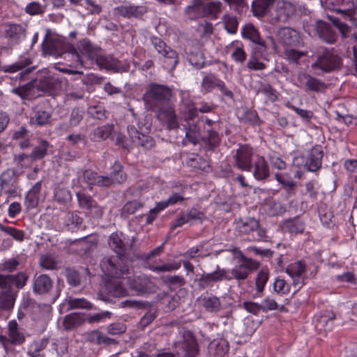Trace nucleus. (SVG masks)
Masks as SVG:
<instances>
[{
  "label": "nucleus",
  "instance_id": "nucleus-7",
  "mask_svg": "<svg viewBox=\"0 0 357 357\" xmlns=\"http://www.w3.org/2000/svg\"><path fill=\"white\" fill-rule=\"evenodd\" d=\"M221 5L219 1L206 3L204 0H192L185 13L189 20H193L220 13Z\"/></svg>",
  "mask_w": 357,
  "mask_h": 357
},
{
  "label": "nucleus",
  "instance_id": "nucleus-50",
  "mask_svg": "<svg viewBox=\"0 0 357 357\" xmlns=\"http://www.w3.org/2000/svg\"><path fill=\"white\" fill-rule=\"evenodd\" d=\"M284 225V227L291 234L302 233L305 229V225L298 217L285 220Z\"/></svg>",
  "mask_w": 357,
  "mask_h": 357
},
{
  "label": "nucleus",
  "instance_id": "nucleus-41",
  "mask_svg": "<svg viewBox=\"0 0 357 357\" xmlns=\"http://www.w3.org/2000/svg\"><path fill=\"white\" fill-rule=\"evenodd\" d=\"M254 167L253 175L256 179H265L269 176L268 166L263 157H257L254 162Z\"/></svg>",
  "mask_w": 357,
  "mask_h": 357
},
{
  "label": "nucleus",
  "instance_id": "nucleus-64",
  "mask_svg": "<svg viewBox=\"0 0 357 357\" xmlns=\"http://www.w3.org/2000/svg\"><path fill=\"white\" fill-rule=\"evenodd\" d=\"M261 307H262V311L264 312H267L268 311L280 310L282 311L284 309V306L282 305L280 307L279 304L275 301V299L271 298L269 297L265 298L262 303L261 304Z\"/></svg>",
  "mask_w": 357,
  "mask_h": 357
},
{
  "label": "nucleus",
  "instance_id": "nucleus-57",
  "mask_svg": "<svg viewBox=\"0 0 357 357\" xmlns=\"http://www.w3.org/2000/svg\"><path fill=\"white\" fill-rule=\"evenodd\" d=\"M226 2L231 10L234 12L242 14L245 13L249 8V6L245 0H224Z\"/></svg>",
  "mask_w": 357,
  "mask_h": 357
},
{
  "label": "nucleus",
  "instance_id": "nucleus-43",
  "mask_svg": "<svg viewBox=\"0 0 357 357\" xmlns=\"http://www.w3.org/2000/svg\"><path fill=\"white\" fill-rule=\"evenodd\" d=\"M335 318V315L333 312H324L316 317L315 327L319 331H330L332 328L333 321Z\"/></svg>",
  "mask_w": 357,
  "mask_h": 357
},
{
  "label": "nucleus",
  "instance_id": "nucleus-16",
  "mask_svg": "<svg viewBox=\"0 0 357 357\" xmlns=\"http://www.w3.org/2000/svg\"><path fill=\"white\" fill-rule=\"evenodd\" d=\"M298 82L305 91L321 93L327 88L325 82L305 73H298Z\"/></svg>",
  "mask_w": 357,
  "mask_h": 357
},
{
  "label": "nucleus",
  "instance_id": "nucleus-60",
  "mask_svg": "<svg viewBox=\"0 0 357 357\" xmlns=\"http://www.w3.org/2000/svg\"><path fill=\"white\" fill-rule=\"evenodd\" d=\"M76 196L78 201L79 206L82 209L88 211L96 202L90 195L82 192H77Z\"/></svg>",
  "mask_w": 357,
  "mask_h": 357
},
{
  "label": "nucleus",
  "instance_id": "nucleus-35",
  "mask_svg": "<svg viewBox=\"0 0 357 357\" xmlns=\"http://www.w3.org/2000/svg\"><path fill=\"white\" fill-rule=\"evenodd\" d=\"M85 321L84 314L70 313L63 318V326L66 331H72L83 325Z\"/></svg>",
  "mask_w": 357,
  "mask_h": 357
},
{
  "label": "nucleus",
  "instance_id": "nucleus-23",
  "mask_svg": "<svg viewBox=\"0 0 357 357\" xmlns=\"http://www.w3.org/2000/svg\"><path fill=\"white\" fill-rule=\"evenodd\" d=\"M323 156L322 147L319 145L314 146L310 150L306 159L305 167L309 172H315L318 171L321 167Z\"/></svg>",
  "mask_w": 357,
  "mask_h": 357
},
{
  "label": "nucleus",
  "instance_id": "nucleus-24",
  "mask_svg": "<svg viewBox=\"0 0 357 357\" xmlns=\"http://www.w3.org/2000/svg\"><path fill=\"white\" fill-rule=\"evenodd\" d=\"M12 195L17 192L15 172L12 169H7L0 176V193Z\"/></svg>",
  "mask_w": 357,
  "mask_h": 357
},
{
  "label": "nucleus",
  "instance_id": "nucleus-3",
  "mask_svg": "<svg viewBox=\"0 0 357 357\" xmlns=\"http://www.w3.org/2000/svg\"><path fill=\"white\" fill-rule=\"evenodd\" d=\"M109 247L116 253V255L105 256L101 260L100 266L105 274L111 277H123L128 273V266L126 259H128V251L132 247L124 243L119 234L112 233L108 238Z\"/></svg>",
  "mask_w": 357,
  "mask_h": 357
},
{
  "label": "nucleus",
  "instance_id": "nucleus-45",
  "mask_svg": "<svg viewBox=\"0 0 357 357\" xmlns=\"http://www.w3.org/2000/svg\"><path fill=\"white\" fill-rule=\"evenodd\" d=\"M114 130V125L107 123L96 128L91 133V139L95 142H100L108 139Z\"/></svg>",
  "mask_w": 357,
  "mask_h": 357
},
{
  "label": "nucleus",
  "instance_id": "nucleus-37",
  "mask_svg": "<svg viewBox=\"0 0 357 357\" xmlns=\"http://www.w3.org/2000/svg\"><path fill=\"white\" fill-rule=\"evenodd\" d=\"M86 339L87 342L97 345H111L116 344L117 343L114 339L106 336L98 330H93L87 333Z\"/></svg>",
  "mask_w": 357,
  "mask_h": 357
},
{
  "label": "nucleus",
  "instance_id": "nucleus-47",
  "mask_svg": "<svg viewBox=\"0 0 357 357\" xmlns=\"http://www.w3.org/2000/svg\"><path fill=\"white\" fill-rule=\"evenodd\" d=\"M83 219L75 212L68 211L66 213L63 224L68 230L74 231L82 225Z\"/></svg>",
  "mask_w": 357,
  "mask_h": 357
},
{
  "label": "nucleus",
  "instance_id": "nucleus-6",
  "mask_svg": "<svg viewBox=\"0 0 357 357\" xmlns=\"http://www.w3.org/2000/svg\"><path fill=\"white\" fill-rule=\"evenodd\" d=\"M26 340L24 330L20 328L15 320L9 321L8 336L0 335V344L7 354H15L13 346L22 344Z\"/></svg>",
  "mask_w": 357,
  "mask_h": 357
},
{
  "label": "nucleus",
  "instance_id": "nucleus-42",
  "mask_svg": "<svg viewBox=\"0 0 357 357\" xmlns=\"http://www.w3.org/2000/svg\"><path fill=\"white\" fill-rule=\"evenodd\" d=\"M84 111L79 107H75L71 110L69 116L68 124H61L59 128L63 130H68L69 128L79 126L84 119Z\"/></svg>",
  "mask_w": 357,
  "mask_h": 357
},
{
  "label": "nucleus",
  "instance_id": "nucleus-38",
  "mask_svg": "<svg viewBox=\"0 0 357 357\" xmlns=\"http://www.w3.org/2000/svg\"><path fill=\"white\" fill-rule=\"evenodd\" d=\"M82 177L84 181L89 185L105 187V182L108 181V178H105V176L99 175L97 172L91 169L83 171Z\"/></svg>",
  "mask_w": 357,
  "mask_h": 357
},
{
  "label": "nucleus",
  "instance_id": "nucleus-44",
  "mask_svg": "<svg viewBox=\"0 0 357 357\" xmlns=\"http://www.w3.org/2000/svg\"><path fill=\"white\" fill-rule=\"evenodd\" d=\"M115 11L118 15L125 17H139L145 13V8L143 6H121L116 8Z\"/></svg>",
  "mask_w": 357,
  "mask_h": 357
},
{
  "label": "nucleus",
  "instance_id": "nucleus-33",
  "mask_svg": "<svg viewBox=\"0 0 357 357\" xmlns=\"http://www.w3.org/2000/svg\"><path fill=\"white\" fill-rule=\"evenodd\" d=\"M275 0H253L251 4V12L257 17L266 15Z\"/></svg>",
  "mask_w": 357,
  "mask_h": 357
},
{
  "label": "nucleus",
  "instance_id": "nucleus-18",
  "mask_svg": "<svg viewBox=\"0 0 357 357\" xmlns=\"http://www.w3.org/2000/svg\"><path fill=\"white\" fill-rule=\"evenodd\" d=\"M31 64H32V61L29 58L21 57L13 64L1 66L0 70L4 73H13L24 70L20 73V79L24 80V76L29 74L34 69V67H29Z\"/></svg>",
  "mask_w": 357,
  "mask_h": 357
},
{
  "label": "nucleus",
  "instance_id": "nucleus-34",
  "mask_svg": "<svg viewBox=\"0 0 357 357\" xmlns=\"http://www.w3.org/2000/svg\"><path fill=\"white\" fill-rule=\"evenodd\" d=\"M53 200L63 208H68L72 202L71 192L66 188L58 186L54 190Z\"/></svg>",
  "mask_w": 357,
  "mask_h": 357
},
{
  "label": "nucleus",
  "instance_id": "nucleus-19",
  "mask_svg": "<svg viewBox=\"0 0 357 357\" xmlns=\"http://www.w3.org/2000/svg\"><path fill=\"white\" fill-rule=\"evenodd\" d=\"M156 110L158 119L166 124L168 130H176L179 128L177 115L172 105L169 104Z\"/></svg>",
  "mask_w": 357,
  "mask_h": 357
},
{
  "label": "nucleus",
  "instance_id": "nucleus-51",
  "mask_svg": "<svg viewBox=\"0 0 357 357\" xmlns=\"http://www.w3.org/2000/svg\"><path fill=\"white\" fill-rule=\"evenodd\" d=\"M221 79H218L215 75L212 73L206 75L202 82V90L204 93L211 91L214 88L218 87V84Z\"/></svg>",
  "mask_w": 357,
  "mask_h": 357
},
{
  "label": "nucleus",
  "instance_id": "nucleus-21",
  "mask_svg": "<svg viewBox=\"0 0 357 357\" xmlns=\"http://www.w3.org/2000/svg\"><path fill=\"white\" fill-rule=\"evenodd\" d=\"M54 282L47 274L35 275L33 279V291L37 295H46L53 289Z\"/></svg>",
  "mask_w": 357,
  "mask_h": 357
},
{
  "label": "nucleus",
  "instance_id": "nucleus-46",
  "mask_svg": "<svg viewBox=\"0 0 357 357\" xmlns=\"http://www.w3.org/2000/svg\"><path fill=\"white\" fill-rule=\"evenodd\" d=\"M17 291H0V309L10 310L13 308Z\"/></svg>",
  "mask_w": 357,
  "mask_h": 357
},
{
  "label": "nucleus",
  "instance_id": "nucleus-49",
  "mask_svg": "<svg viewBox=\"0 0 357 357\" xmlns=\"http://www.w3.org/2000/svg\"><path fill=\"white\" fill-rule=\"evenodd\" d=\"M206 132V135L203 137L202 139L204 142L207 148L209 150L213 151L220 144V136L218 132L212 128L207 130Z\"/></svg>",
  "mask_w": 357,
  "mask_h": 357
},
{
  "label": "nucleus",
  "instance_id": "nucleus-26",
  "mask_svg": "<svg viewBox=\"0 0 357 357\" xmlns=\"http://www.w3.org/2000/svg\"><path fill=\"white\" fill-rule=\"evenodd\" d=\"M229 350V343L224 338L212 340L208 347V357H223Z\"/></svg>",
  "mask_w": 357,
  "mask_h": 357
},
{
  "label": "nucleus",
  "instance_id": "nucleus-59",
  "mask_svg": "<svg viewBox=\"0 0 357 357\" xmlns=\"http://www.w3.org/2000/svg\"><path fill=\"white\" fill-rule=\"evenodd\" d=\"M49 144L47 141H43L38 146H36L31 155L30 158L32 160H38L43 158L47 154V147Z\"/></svg>",
  "mask_w": 357,
  "mask_h": 357
},
{
  "label": "nucleus",
  "instance_id": "nucleus-27",
  "mask_svg": "<svg viewBox=\"0 0 357 357\" xmlns=\"http://www.w3.org/2000/svg\"><path fill=\"white\" fill-rule=\"evenodd\" d=\"M4 33L6 38H8L13 43L17 44L26 36L25 28L16 24H5Z\"/></svg>",
  "mask_w": 357,
  "mask_h": 357
},
{
  "label": "nucleus",
  "instance_id": "nucleus-56",
  "mask_svg": "<svg viewBox=\"0 0 357 357\" xmlns=\"http://www.w3.org/2000/svg\"><path fill=\"white\" fill-rule=\"evenodd\" d=\"M285 58L290 62L296 65L299 64L301 58L307 56V52L303 51H298L293 48H286L284 52Z\"/></svg>",
  "mask_w": 357,
  "mask_h": 357
},
{
  "label": "nucleus",
  "instance_id": "nucleus-61",
  "mask_svg": "<svg viewBox=\"0 0 357 357\" xmlns=\"http://www.w3.org/2000/svg\"><path fill=\"white\" fill-rule=\"evenodd\" d=\"M77 243L81 250L86 254L96 249L98 240L96 238L80 239L77 241Z\"/></svg>",
  "mask_w": 357,
  "mask_h": 357
},
{
  "label": "nucleus",
  "instance_id": "nucleus-54",
  "mask_svg": "<svg viewBox=\"0 0 357 357\" xmlns=\"http://www.w3.org/2000/svg\"><path fill=\"white\" fill-rule=\"evenodd\" d=\"M68 309H85V310H92L93 309V305L85 298H69L68 299Z\"/></svg>",
  "mask_w": 357,
  "mask_h": 357
},
{
  "label": "nucleus",
  "instance_id": "nucleus-25",
  "mask_svg": "<svg viewBox=\"0 0 357 357\" xmlns=\"http://www.w3.org/2000/svg\"><path fill=\"white\" fill-rule=\"evenodd\" d=\"M131 273L128 268V273L124 274L123 277H115L116 278H126L128 285L132 290L139 294H144L148 291L151 287V281L146 278L137 277L132 278Z\"/></svg>",
  "mask_w": 357,
  "mask_h": 357
},
{
  "label": "nucleus",
  "instance_id": "nucleus-48",
  "mask_svg": "<svg viewBox=\"0 0 357 357\" xmlns=\"http://www.w3.org/2000/svg\"><path fill=\"white\" fill-rule=\"evenodd\" d=\"M11 92L17 95L22 99H27L35 93L34 82L33 80L29 83L11 89Z\"/></svg>",
  "mask_w": 357,
  "mask_h": 357
},
{
  "label": "nucleus",
  "instance_id": "nucleus-32",
  "mask_svg": "<svg viewBox=\"0 0 357 357\" xmlns=\"http://www.w3.org/2000/svg\"><path fill=\"white\" fill-rule=\"evenodd\" d=\"M185 138L183 140V144L185 145L187 142L196 145L199 143L201 137V127L199 124L196 123H188L185 126Z\"/></svg>",
  "mask_w": 357,
  "mask_h": 357
},
{
  "label": "nucleus",
  "instance_id": "nucleus-12",
  "mask_svg": "<svg viewBox=\"0 0 357 357\" xmlns=\"http://www.w3.org/2000/svg\"><path fill=\"white\" fill-rule=\"evenodd\" d=\"M181 340L177 342L178 347L182 350L184 357H197L199 352L197 342L190 331L181 330L179 331Z\"/></svg>",
  "mask_w": 357,
  "mask_h": 357
},
{
  "label": "nucleus",
  "instance_id": "nucleus-62",
  "mask_svg": "<svg viewBox=\"0 0 357 357\" xmlns=\"http://www.w3.org/2000/svg\"><path fill=\"white\" fill-rule=\"evenodd\" d=\"M65 275L69 285L71 287H77L79 285L81 277L77 271L68 268L66 269Z\"/></svg>",
  "mask_w": 357,
  "mask_h": 357
},
{
  "label": "nucleus",
  "instance_id": "nucleus-52",
  "mask_svg": "<svg viewBox=\"0 0 357 357\" xmlns=\"http://www.w3.org/2000/svg\"><path fill=\"white\" fill-rule=\"evenodd\" d=\"M188 59L190 63L197 69L203 68L205 63L204 54L198 48H195L189 52Z\"/></svg>",
  "mask_w": 357,
  "mask_h": 357
},
{
  "label": "nucleus",
  "instance_id": "nucleus-1",
  "mask_svg": "<svg viewBox=\"0 0 357 357\" xmlns=\"http://www.w3.org/2000/svg\"><path fill=\"white\" fill-rule=\"evenodd\" d=\"M234 253L238 254L241 259L240 264L231 270V275H229L224 268L218 265L215 270L209 273H203L198 280V286L204 289L211 283L236 279L238 282L246 280L249 275L259 267V263L251 258L246 257L238 248L232 250Z\"/></svg>",
  "mask_w": 357,
  "mask_h": 357
},
{
  "label": "nucleus",
  "instance_id": "nucleus-4",
  "mask_svg": "<svg viewBox=\"0 0 357 357\" xmlns=\"http://www.w3.org/2000/svg\"><path fill=\"white\" fill-rule=\"evenodd\" d=\"M128 134L131 143L137 147H142L145 150H149L155 145L154 139L149 135L151 130V124L144 122V120H139L137 126L129 125Z\"/></svg>",
  "mask_w": 357,
  "mask_h": 357
},
{
  "label": "nucleus",
  "instance_id": "nucleus-63",
  "mask_svg": "<svg viewBox=\"0 0 357 357\" xmlns=\"http://www.w3.org/2000/svg\"><path fill=\"white\" fill-rule=\"evenodd\" d=\"M90 116L96 119L103 120L107 118V111L101 105H94L89 108Z\"/></svg>",
  "mask_w": 357,
  "mask_h": 357
},
{
  "label": "nucleus",
  "instance_id": "nucleus-29",
  "mask_svg": "<svg viewBox=\"0 0 357 357\" xmlns=\"http://www.w3.org/2000/svg\"><path fill=\"white\" fill-rule=\"evenodd\" d=\"M35 90L43 92H53L59 89L61 83L54 77H43L40 79H33Z\"/></svg>",
  "mask_w": 357,
  "mask_h": 357
},
{
  "label": "nucleus",
  "instance_id": "nucleus-5",
  "mask_svg": "<svg viewBox=\"0 0 357 357\" xmlns=\"http://www.w3.org/2000/svg\"><path fill=\"white\" fill-rule=\"evenodd\" d=\"M173 96L172 89L166 85L151 84L144 95V101L153 110L167 105Z\"/></svg>",
  "mask_w": 357,
  "mask_h": 357
},
{
  "label": "nucleus",
  "instance_id": "nucleus-8",
  "mask_svg": "<svg viewBox=\"0 0 357 357\" xmlns=\"http://www.w3.org/2000/svg\"><path fill=\"white\" fill-rule=\"evenodd\" d=\"M340 65L341 59L333 49L321 47L317 52V60L312 64V68L329 73L339 68Z\"/></svg>",
  "mask_w": 357,
  "mask_h": 357
},
{
  "label": "nucleus",
  "instance_id": "nucleus-53",
  "mask_svg": "<svg viewBox=\"0 0 357 357\" xmlns=\"http://www.w3.org/2000/svg\"><path fill=\"white\" fill-rule=\"evenodd\" d=\"M241 121L251 125H257L259 123V118L256 111L247 108H243L239 117Z\"/></svg>",
  "mask_w": 357,
  "mask_h": 357
},
{
  "label": "nucleus",
  "instance_id": "nucleus-40",
  "mask_svg": "<svg viewBox=\"0 0 357 357\" xmlns=\"http://www.w3.org/2000/svg\"><path fill=\"white\" fill-rule=\"evenodd\" d=\"M30 121L31 123L38 126H46L51 123L52 114L42 108L36 107L33 111V116Z\"/></svg>",
  "mask_w": 357,
  "mask_h": 357
},
{
  "label": "nucleus",
  "instance_id": "nucleus-36",
  "mask_svg": "<svg viewBox=\"0 0 357 357\" xmlns=\"http://www.w3.org/2000/svg\"><path fill=\"white\" fill-rule=\"evenodd\" d=\"M198 301L209 312H217L221 307L220 300L215 295H202L198 298Z\"/></svg>",
  "mask_w": 357,
  "mask_h": 357
},
{
  "label": "nucleus",
  "instance_id": "nucleus-2",
  "mask_svg": "<svg viewBox=\"0 0 357 357\" xmlns=\"http://www.w3.org/2000/svg\"><path fill=\"white\" fill-rule=\"evenodd\" d=\"M77 48L78 50L72 44L60 38L45 40L43 43V50L45 54L56 57L65 54V58L68 56L72 59V63L75 66L84 65L82 56L85 55L89 59L93 60L97 54L95 47L88 39L79 40Z\"/></svg>",
  "mask_w": 357,
  "mask_h": 357
},
{
  "label": "nucleus",
  "instance_id": "nucleus-39",
  "mask_svg": "<svg viewBox=\"0 0 357 357\" xmlns=\"http://www.w3.org/2000/svg\"><path fill=\"white\" fill-rule=\"evenodd\" d=\"M105 292L108 296L121 298L128 295L127 289L121 282L116 281H109L105 284Z\"/></svg>",
  "mask_w": 357,
  "mask_h": 357
},
{
  "label": "nucleus",
  "instance_id": "nucleus-55",
  "mask_svg": "<svg viewBox=\"0 0 357 357\" xmlns=\"http://www.w3.org/2000/svg\"><path fill=\"white\" fill-rule=\"evenodd\" d=\"M144 204L137 200L127 202L121 208V215L128 217L130 215L135 213L139 209L142 208Z\"/></svg>",
  "mask_w": 357,
  "mask_h": 357
},
{
  "label": "nucleus",
  "instance_id": "nucleus-20",
  "mask_svg": "<svg viewBox=\"0 0 357 357\" xmlns=\"http://www.w3.org/2000/svg\"><path fill=\"white\" fill-rule=\"evenodd\" d=\"M305 271V264L302 261H298L289 264L285 272L292 278L293 285L299 289L305 284L303 274Z\"/></svg>",
  "mask_w": 357,
  "mask_h": 357
},
{
  "label": "nucleus",
  "instance_id": "nucleus-22",
  "mask_svg": "<svg viewBox=\"0 0 357 357\" xmlns=\"http://www.w3.org/2000/svg\"><path fill=\"white\" fill-rule=\"evenodd\" d=\"M314 30L318 37L323 41L333 44L337 40V34L331 26L323 20H319L314 24Z\"/></svg>",
  "mask_w": 357,
  "mask_h": 357
},
{
  "label": "nucleus",
  "instance_id": "nucleus-17",
  "mask_svg": "<svg viewBox=\"0 0 357 357\" xmlns=\"http://www.w3.org/2000/svg\"><path fill=\"white\" fill-rule=\"evenodd\" d=\"M296 12V6L287 0H278L275 8V17L273 19L277 22L285 23L293 17Z\"/></svg>",
  "mask_w": 357,
  "mask_h": 357
},
{
  "label": "nucleus",
  "instance_id": "nucleus-28",
  "mask_svg": "<svg viewBox=\"0 0 357 357\" xmlns=\"http://www.w3.org/2000/svg\"><path fill=\"white\" fill-rule=\"evenodd\" d=\"M96 63L100 68L114 72H119L121 69V62L116 59L110 56L97 54L94 57Z\"/></svg>",
  "mask_w": 357,
  "mask_h": 357
},
{
  "label": "nucleus",
  "instance_id": "nucleus-30",
  "mask_svg": "<svg viewBox=\"0 0 357 357\" xmlns=\"http://www.w3.org/2000/svg\"><path fill=\"white\" fill-rule=\"evenodd\" d=\"M321 2L325 8L334 10L342 16L354 6L352 0H321Z\"/></svg>",
  "mask_w": 357,
  "mask_h": 357
},
{
  "label": "nucleus",
  "instance_id": "nucleus-15",
  "mask_svg": "<svg viewBox=\"0 0 357 357\" xmlns=\"http://www.w3.org/2000/svg\"><path fill=\"white\" fill-rule=\"evenodd\" d=\"M276 36L278 42L287 48L289 47H297L301 43L300 33L289 26L279 29Z\"/></svg>",
  "mask_w": 357,
  "mask_h": 357
},
{
  "label": "nucleus",
  "instance_id": "nucleus-11",
  "mask_svg": "<svg viewBox=\"0 0 357 357\" xmlns=\"http://www.w3.org/2000/svg\"><path fill=\"white\" fill-rule=\"evenodd\" d=\"M236 227L239 232L245 234H252L251 241H261L266 236V231L259 227V222L253 218H248L244 220H240L236 223Z\"/></svg>",
  "mask_w": 357,
  "mask_h": 357
},
{
  "label": "nucleus",
  "instance_id": "nucleus-14",
  "mask_svg": "<svg viewBox=\"0 0 357 357\" xmlns=\"http://www.w3.org/2000/svg\"><path fill=\"white\" fill-rule=\"evenodd\" d=\"M327 17L338 29L342 39L347 40V42L356 43L354 49L356 67L357 68V36L355 33H351V28L347 24L344 22L341 18L329 15H327Z\"/></svg>",
  "mask_w": 357,
  "mask_h": 357
},
{
  "label": "nucleus",
  "instance_id": "nucleus-9",
  "mask_svg": "<svg viewBox=\"0 0 357 357\" xmlns=\"http://www.w3.org/2000/svg\"><path fill=\"white\" fill-rule=\"evenodd\" d=\"M151 40L155 50L164 57V68L172 71L178 63L176 52L167 46L160 38L153 36Z\"/></svg>",
  "mask_w": 357,
  "mask_h": 357
},
{
  "label": "nucleus",
  "instance_id": "nucleus-58",
  "mask_svg": "<svg viewBox=\"0 0 357 357\" xmlns=\"http://www.w3.org/2000/svg\"><path fill=\"white\" fill-rule=\"evenodd\" d=\"M222 22L227 31L231 34L236 33L238 22L236 17L230 15H225L222 17Z\"/></svg>",
  "mask_w": 357,
  "mask_h": 357
},
{
  "label": "nucleus",
  "instance_id": "nucleus-13",
  "mask_svg": "<svg viewBox=\"0 0 357 357\" xmlns=\"http://www.w3.org/2000/svg\"><path fill=\"white\" fill-rule=\"evenodd\" d=\"M252 149L248 145L241 146L234 156V166L242 171L251 172L252 168Z\"/></svg>",
  "mask_w": 357,
  "mask_h": 357
},
{
  "label": "nucleus",
  "instance_id": "nucleus-10",
  "mask_svg": "<svg viewBox=\"0 0 357 357\" xmlns=\"http://www.w3.org/2000/svg\"><path fill=\"white\" fill-rule=\"evenodd\" d=\"M28 280V274L23 271H20L16 274L0 273V290L1 291H8L22 289L26 284Z\"/></svg>",
  "mask_w": 357,
  "mask_h": 357
},
{
  "label": "nucleus",
  "instance_id": "nucleus-31",
  "mask_svg": "<svg viewBox=\"0 0 357 357\" xmlns=\"http://www.w3.org/2000/svg\"><path fill=\"white\" fill-rule=\"evenodd\" d=\"M242 37L251 40L252 43L261 46L264 50H266L267 46L259 35L258 30L252 24H247L242 28Z\"/></svg>",
  "mask_w": 357,
  "mask_h": 357
}]
</instances>
